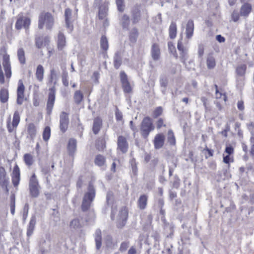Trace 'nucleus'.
<instances>
[{
	"label": "nucleus",
	"instance_id": "23",
	"mask_svg": "<svg viewBox=\"0 0 254 254\" xmlns=\"http://www.w3.org/2000/svg\"><path fill=\"white\" fill-rule=\"evenodd\" d=\"M159 83L160 86L162 88V93L163 94H165L166 88L168 84V77L165 74L161 75L159 77Z\"/></svg>",
	"mask_w": 254,
	"mask_h": 254
},
{
	"label": "nucleus",
	"instance_id": "28",
	"mask_svg": "<svg viewBox=\"0 0 254 254\" xmlns=\"http://www.w3.org/2000/svg\"><path fill=\"white\" fill-rule=\"evenodd\" d=\"M148 196L146 194H142L140 196L137 200V205L139 208L141 210L144 209L147 205Z\"/></svg>",
	"mask_w": 254,
	"mask_h": 254
},
{
	"label": "nucleus",
	"instance_id": "52",
	"mask_svg": "<svg viewBox=\"0 0 254 254\" xmlns=\"http://www.w3.org/2000/svg\"><path fill=\"white\" fill-rule=\"evenodd\" d=\"M114 201V194L112 191H109L106 195V203L108 205L113 203Z\"/></svg>",
	"mask_w": 254,
	"mask_h": 254
},
{
	"label": "nucleus",
	"instance_id": "64",
	"mask_svg": "<svg viewBox=\"0 0 254 254\" xmlns=\"http://www.w3.org/2000/svg\"><path fill=\"white\" fill-rule=\"evenodd\" d=\"M225 152L228 155H231L234 152V148L231 145H228L226 147Z\"/></svg>",
	"mask_w": 254,
	"mask_h": 254
},
{
	"label": "nucleus",
	"instance_id": "56",
	"mask_svg": "<svg viewBox=\"0 0 254 254\" xmlns=\"http://www.w3.org/2000/svg\"><path fill=\"white\" fill-rule=\"evenodd\" d=\"M163 108L161 107L156 108L153 112V117L154 118H157L162 114Z\"/></svg>",
	"mask_w": 254,
	"mask_h": 254
},
{
	"label": "nucleus",
	"instance_id": "17",
	"mask_svg": "<svg viewBox=\"0 0 254 254\" xmlns=\"http://www.w3.org/2000/svg\"><path fill=\"white\" fill-rule=\"evenodd\" d=\"M165 138V135L162 133H158L155 135L153 140L155 149H159L163 146Z\"/></svg>",
	"mask_w": 254,
	"mask_h": 254
},
{
	"label": "nucleus",
	"instance_id": "12",
	"mask_svg": "<svg viewBox=\"0 0 254 254\" xmlns=\"http://www.w3.org/2000/svg\"><path fill=\"white\" fill-rule=\"evenodd\" d=\"M128 212L126 207H122L119 212V219L117 224L118 228L123 227L127 218Z\"/></svg>",
	"mask_w": 254,
	"mask_h": 254
},
{
	"label": "nucleus",
	"instance_id": "50",
	"mask_svg": "<svg viewBox=\"0 0 254 254\" xmlns=\"http://www.w3.org/2000/svg\"><path fill=\"white\" fill-rule=\"evenodd\" d=\"M62 82L64 85L65 87L68 86V73L66 70H64L62 75Z\"/></svg>",
	"mask_w": 254,
	"mask_h": 254
},
{
	"label": "nucleus",
	"instance_id": "20",
	"mask_svg": "<svg viewBox=\"0 0 254 254\" xmlns=\"http://www.w3.org/2000/svg\"><path fill=\"white\" fill-rule=\"evenodd\" d=\"M20 180V169L17 164L13 168L12 175V182L15 187L18 186Z\"/></svg>",
	"mask_w": 254,
	"mask_h": 254
},
{
	"label": "nucleus",
	"instance_id": "11",
	"mask_svg": "<svg viewBox=\"0 0 254 254\" xmlns=\"http://www.w3.org/2000/svg\"><path fill=\"white\" fill-rule=\"evenodd\" d=\"M117 149L122 152V153H126L127 152L128 144L126 138L120 135L118 138Z\"/></svg>",
	"mask_w": 254,
	"mask_h": 254
},
{
	"label": "nucleus",
	"instance_id": "30",
	"mask_svg": "<svg viewBox=\"0 0 254 254\" xmlns=\"http://www.w3.org/2000/svg\"><path fill=\"white\" fill-rule=\"evenodd\" d=\"M122 63L121 54L120 52H117L114 57V66L116 69H118Z\"/></svg>",
	"mask_w": 254,
	"mask_h": 254
},
{
	"label": "nucleus",
	"instance_id": "19",
	"mask_svg": "<svg viewBox=\"0 0 254 254\" xmlns=\"http://www.w3.org/2000/svg\"><path fill=\"white\" fill-rule=\"evenodd\" d=\"M119 23L124 30H128L130 24V17L127 14L119 16Z\"/></svg>",
	"mask_w": 254,
	"mask_h": 254
},
{
	"label": "nucleus",
	"instance_id": "48",
	"mask_svg": "<svg viewBox=\"0 0 254 254\" xmlns=\"http://www.w3.org/2000/svg\"><path fill=\"white\" fill-rule=\"evenodd\" d=\"M247 66L246 64H242L238 66L236 68L237 74L239 76H243L246 73Z\"/></svg>",
	"mask_w": 254,
	"mask_h": 254
},
{
	"label": "nucleus",
	"instance_id": "27",
	"mask_svg": "<svg viewBox=\"0 0 254 254\" xmlns=\"http://www.w3.org/2000/svg\"><path fill=\"white\" fill-rule=\"evenodd\" d=\"M160 51L157 44L154 43L152 45L151 48V56L153 59L155 61L158 60L160 58Z\"/></svg>",
	"mask_w": 254,
	"mask_h": 254
},
{
	"label": "nucleus",
	"instance_id": "40",
	"mask_svg": "<svg viewBox=\"0 0 254 254\" xmlns=\"http://www.w3.org/2000/svg\"><path fill=\"white\" fill-rule=\"evenodd\" d=\"M105 158L104 156L98 154L95 158L94 163L96 165L102 166L105 163Z\"/></svg>",
	"mask_w": 254,
	"mask_h": 254
},
{
	"label": "nucleus",
	"instance_id": "24",
	"mask_svg": "<svg viewBox=\"0 0 254 254\" xmlns=\"http://www.w3.org/2000/svg\"><path fill=\"white\" fill-rule=\"evenodd\" d=\"M67 149L69 155L72 156L76 150V140L73 138H70L68 140Z\"/></svg>",
	"mask_w": 254,
	"mask_h": 254
},
{
	"label": "nucleus",
	"instance_id": "3",
	"mask_svg": "<svg viewBox=\"0 0 254 254\" xmlns=\"http://www.w3.org/2000/svg\"><path fill=\"white\" fill-rule=\"evenodd\" d=\"M154 127L151 119L149 117H146L142 120L140 125V133L143 138L146 139L150 132L153 130Z\"/></svg>",
	"mask_w": 254,
	"mask_h": 254
},
{
	"label": "nucleus",
	"instance_id": "29",
	"mask_svg": "<svg viewBox=\"0 0 254 254\" xmlns=\"http://www.w3.org/2000/svg\"><path fill=\"white\" fill-rule=\"evenodd\" d=\"M66 43L65 37L62 32H59L58 35V48L62 50L65 46Z\"/></svg>",
	"mask_w": 254,
	"mask_h": 254
},
{
	"label": "nucleus",
	"instance_id": "39",
	"mask_svg": "<svg viewBox=\"0 0 254 254\" xmlns=\"http://www.w3.org/2000/svg\"><path fill=\"white\" fill-rule=\"evenodd\" d=\"M17 57L19 62L21 64H25V52L22 48L18 49Z\"/></svg>",
	"mask_w": 254,
	"mask_h": 254
},
{
	"label": "nucleus",
	"instance_id": "9",
	"mask_svg": "<svg viewBox=\"0 0 254 254\" xmlns=\"http://www.w3.org/2000/svg\"><path fill=\"white\" fill-rule=\"evenodd\" d=\"M9 178L6 175V172L3 167H0V186L4 190L8 192L7 185L8 184Z\"/></svg>",
	"mask_w": 254,
	"mask_h": 254
},
{
	"label": "nucleus",
	"instance_id": "22",
	"mask_svg": "<svg viewBox=\"0 0 254 254\" xmlns=\"http://www.w3.org/2000/svg\"><path fill=\"white\" fill-rule=\"evenodd\" d=\"M193 21L191 19H190L187 22L186 28V38L187 39H190L192 37L193 34Z\"/></svg>",
	"mask_w": 254,
	"mask_h": 254
},
{
	"label": "nucleus",
	"instance_id": "49",
	"mask_svg": "<svg viewBox=\"0 0 254 254\" xmlns=\"http://www.w3.org/2000/svg\"><path fill=\"white\" fill-rule=\"evenodd\" d=\"M207 66L209 69L213 68L216 65L215 61L213 57H208L206 61Z\"/></svg>",
	"mask_w": 254,
	"mask_h": 254
},
{
	"label": "nucleus",
	"instance_id": "21",
	"mask_svg": "<svg viewBox=\"0 0 254 254\" xmlns=\"http://www.w3.org/2000/svg\"><path fill=\"white\" fill-rule=\"evenodd\" d=\"M252 10V6L251 4L246 2L244 3L240 10V14L241 16L247 17Z\"/></svg>",
	"mask_w": 254,
	"mask_h": 254
},
{
	"label": "nucleus",
	"instance_id": "18",
	"mask_svg": "<svg viewBox=\"0 0 254 254\" xmlns=\"http://www.w3.org/2000/svg\"><path fill=\"white\" fill-rule=\"evenodd\" d=\"M2 64L5 71L6 78H9L11 75V66L8 55H4L3 57Z\"/></svg>",
	"mask_w": 254,
	"mask_h": 254
},
{
	"label": "nucleus",
	"instance_id": "43",
	"mask_svg": "<svg viewBox=\"0 0 254 254\" xmlns=\"http://www.w3.org/2000/svg\"><path fill=\"white\" fill-rule=\"evenodd\" d=\"M24 161L28 166H30L33 163L34 160L33 156L30 154H25L23 157Z\"/></svg>",
	"mask_w": 254,
	"mask_h": 254
},
{
	"label": "nucleus",
	"instance_id": "35",
	"mask_svg": "<svg viewBox=\"0 0 254 254\" xmlns=\"http://www.w3.org/2000/svg\"><path fill=\"white\" fill-rule=\"evenodd\" d=\"M27 131L30 138L33 139L35 137L36 133V127L34 124L30 123L28 124L27 127Z\"/></svg>",
	"mask_w": 254,
	"mask_h": 254
},
{
	"label": "nucleus",
	"instance_id": "63",
	"mask_svg": "<svg viewBox=\"0 0 254 254\" xmlns=\"http://www.w3.org/2000/svg\"><path fill=\"white\" fill-rule=\"evenodd\" d=\"M157 128H160L162 127H166V125L164 124V121L162 118L159 119L156 122Z\"/></svg>",
	"mask_w": 254,
	"mask_h": 254
},
{
	"label": "nucleus",
	"instance_id": "42",
	"mask_svg": "<svg viewBox=\"0 0 254 254\" xmlns=\"http://www.w3.org/2000/svg\"><path fill=\"white\" fill-rule=\"evenodd\" d=\"M73 98L75 103L79 104L83 98V94L80 91H76L74 93Z\"/></svg>",
	"mask_w": 254,
	"mask_h": 254
},
{
	"label": "nucleus",
	"instance_id": "60",
	"mask_svg": "<svg viewBox=\"0 0 254 254\" xmlns=\"http://www.w3.org/2000/svg\"><path fill=\"white\" fill-rule=\"evenodd\" d=\"M129 246V242H124L121 243L120 251L122 252H125Z\"/></svg>",
	"mask_w": 254,
	"mask_h": 254
},
{
	"label": "nucleus",
	"instance_id": "53",
	"mask_svg": "<svg viewBox=\"0 0 254 254\" xmlns=\"http://www.w3.org/2000/svg\"><path fill=\"white\" fill-rule=\"evenodd\" d=\"M15 198L14 194L10 196V211L12 215H14L15 213Z\"/></svg>",
	"mask_w": 254,
	"mask_h": 254
},
{
	"label": "nucleus",
	"instance_id": "45",
	"mask_svg": "<svg viewBox=\"0 0 254 254\" xmlns=\"http://www.w3.org/2000/svg\"><path fill=\"white\" fill-rule=\"evenodd\" d=\"M51 136V128L49 127H46L43 132V138L45 141H47Z\"/></svg>",
	"mask_w": 254,
	"mask_h": 254
},
{
	"label": "nucleus",
	"instance_id": "41",
	"mask_svg": "<svg viewBox=\"0 0 254 254\" xmlns=\"http://www.w3.org/2000/svg\"><path fill=\"white\" fill-rule=\"evenodd\" d=\"M167 141L171 145H174L176 144V139L172 130H168L167 134Z\"/></svg>",
	"mask_w": 254,
	"mask_h": 254
},
{
	"label": "nucleus",
	"instance_id": "59",
	"mask_svg": "<svg viewBox=\"0 0 254 254\" xmlns=\"http://www.w3.org/2000/svg\"><path fill=\"white\" fill-rule=\"evenodd\" d=\"M115 117L117 121H122L123 120L122 113L117 107L115 111Z\"/></svg>",
	"mask_w": 254,
	"mask_h": 254
},
{
	"label": "nucleus",
	"instance_id": "14",
	"mask_svg": "<svg viewBox=\"0 0 254 254\" xmlns=\"http://www.w3.org/2000/svg\"><path fill=\"white\" fill-rule=\"evenodd\" d=\"M109 4L108 1L104 0L103 2V4L98 7L99 9L98 17L100 19L102 20L106 18L108 14Z\"/></svg>",
	"mask_w": 254,
	"mask_h": 254
},
{
	"label": "nucleus",
	"instance_id": "37",
	"mask_svg": "<svg viewBox=\"0 0 254 254\" xmlns=\"http://www.w3.org/2000/svg\"><path fill=\"white\" fill-rule=\"evenodd\" d=\"M138 36V32L137 29L136 27H133L129 32V37L130 41L132 43L135 42Z\"/></svg>",
	"mask_w": 254,
	"mask_h": 254
},
{
	"label": "nucleus",
	"instance_id": "2",
	"mask_svg": "<svg viewBox=\"0 0 254 254\" xmlns=\"http://www.w3.org/2000/svg\"><path fill=\"white\" fill-rule=\"evenodd\" d=\"M95 196V189L92 183L90 182L88 185V191L85 193L83 196L81 206L83 211H86L89 209Z\"/></svg>",
	"mask_w": 254,
	"mask_h": 254
},
{
	"label": "nucleus",
	"instance_id": "54",
	"mask_svg": "<svg viewBox=\"0 0 254 254\" xmlns=\"http://www.w3.org/2000/svg\"><path fill=\"white\" fill-rule=\"evenodd\" d=\"M35 39H36V42H35L36 46L38 49L41 48L44 45L43 36L37 37Z\"/></svg>",
	"mask_w": 254,
	"mask_h": 254
},
{
	"label": "nucleus",
	"instance_id": "25",
	"mask_svg": "<svg viewBox=\"0 0 254 254\" xmlns=\"http://www.w3.org/2000/svg\"><path fill=\"white\" fill-rule=\"evenodd\" d=\"M102 126V121L100 118H96L93 121L92 130L95 134H97L99 132Z\"/></svg>",
	"mask_w": 254,
	"mask_h": 254
},
{
	"label": "nucleus",
	"instance_id": "5",
	"mask_svg": "<svg viewBox=\"0 0 254 254\" xmlns=\"http://www.w3.org/2000/svg\"><path fill=\"white\" fill-rule=\"evenodd\" d=\"M40 187L35 173H33L29 179V189L30 194L32 197H37L40 193Z\"/></svg>",
	"mask_w": 254,
	"mask_h": 254
},
{
	"label": "nucleus",
	"instance_id": "51",
	"mask_svg": "<svg viewBox=\"0 0 254 254\" xmlns=\"http://www.w3.org/2000/svg\"><path fill=\"white\" fill-rule=\"evenodd\" d=\"M129 163L131 166L132 173L134 176H136L137 174V167L135 159L132 158L130 160Z\"/></svg>",
	"mask_w": 254,
	"mask_h": 254
},
{
	"label": "nucleus",
	"instance_id": "61",
	"mask_svg": "<svg viewBox=\"0 0 254 254\" xmlns=\"http://www.w3.org/2000/svg\"><path fill=\"white\" fill-rule=\"evenodd\" d=\"M248 130L250 131L251 135L254 136V123L251 122L247 124Z\"/></svg>",
	"mask_w": 254,
	"mask_h": 254
},
{
	"label": "nucleus",
	"instance_id": "62",
	"mask_svg": "<svg viewBox=\"0 0 254 254\" xmlns=\"http://www.w3.org/2000/svg\"><path fill=\"white\" fill-rule=\"evenodd\" d=\"M240 13L237 11H234L232 14V19L234 22H237L239 20L240 17Z\"/></svg>",
	"mask_w": 254,
	"mask_h": 254
},
{
	"label": "nucleus",
	"instance_id": "16",
	"mask_svg": "<svg viewBox=\"0 0 254 254\" xmlns=\"http://www.w3.org/2000/svg\"><path fill=\"white\" fill-rule=\"evenodd\" d=\"M64 18L66 27L71 31L73 29L71 9L68 8L65 9Z\"/></svg>",
	"mask_w": 254,
	"mask_h": 254
},
{
	"label": "nucleus",
	"instance_id": "31",
	"mask_svg": "<svg viewBox=\"0 0 254 254\" xmlns=\"http://www.w3.org/2000/svg\"><path fill=\"white\" fill-rule=\"evenodd\" d=\"M95 241L96 242V248L99 250L102 245L101 231L100 229H97L95 232Z\"/></svg>",
	"mask_w": 254,
	"mask_h": 254
},
{
	"label": "nucleus",
	"instance_id": "8",
	"mask_svg": "<svg viewBox=\"0 0 254 254\" xmlns=\"http://www.w3.org/2000/svg\"><path fill=\"white\" fill-rule=\"evenodd\" d=\"M69 124L68 114L63 112L60 116V129L62 133H64L67 129Z\"/></svg>",
	"mask_w": 254,
	"mask_h": 254
},
{
	"label": "nucleus",
	"instance_id": "26",
	"mask_svg": "<svg viewBox=\"0 0 254 254\" xmlns=\"http://www.w3.org/2000/svg\"><path fill=\"white\" fill-rule=\"evenodd\" d=\"M36 216L35 215L32 216L27 230L26 234L28 237H30L33 233L36 224Z\"/></svg>",
	"mask_w": 254,
	"mask_h": 254
},
{
	"label": "nucleus",
	"instance_id": "46",
	"mask_svg": "<svg viewBox=\"0 0 254 254\" xmlns=\"http://www.w3.org/2000/svg\"><path fill=\"white\" fill-rule=\"evenodd\" d=\"M191 235V231L190 228H189L187 232H184L181 236V240L183 242L186 243L190 239V236Z\"/></svg>",
	"mask_w": 254,
	"mask_h": 254
},
{
	"label": "nucleus",
	"instance_id": "38",
	"mask_svg": "<svg viewBox=\"0 0 254 254\" xmlns=\"http://www.w3.org/2000/svg\"><path fill=\"white\" fill-rule=\"evenodd\" d=\"M69 226L71 229L76 230L81 228L82 225L78 218H75L70 221Z\"/></svg>",
	"mask_w": 254,
	"mask_h": 254
},
{
	"label": "nucleus",
	"instance_id": "4",
	"mask_svg": "<svg viewBox=\"0 0 254 254\" xmlns=\"http://www.w3.org/2000/svg\"><path fill=\"white\" fill-rule=\"evenodd\" d=\"M38 27L42 29L45 23L48 29H51L54 23V19L52 14L49 12H42L39 16Z\"/></svg>",
	"mask_w": 254,
	"mask_h": 254
},
{
	"label": "nucleus",
	"instance_id": "6",
	"mask_svg": "<svg viewBox=\"0 0 254 254\" xmlns=\"http://www.w3.org/2000/svg\"><path fill=\"white\" fill-rule=\"evenodd\" d=\"M20 122V115L17 111L14 113L12 122L11 124V117L9 116L7 121L6 127L9 132L11 133L16 129Z\"/></svg>",
	"mask_w": 254,
	"mask_h": 254
},
{
	"label": "nucleus",
	"instance_id": "13",
	"mask_svg": "<svg viewBox=\"0 0 254 254\" xmlns=\"http://www.w3.org/2000/svg\"><path fill=\"white\" fill-rule=\"evenodd\" d=\"M25 87L21 80L18 82V86L17 89V100L16 102L18 105H21L24 101V92Z\"/></svg>",
	"mask_w": 254,
	"mask_h": 254
},
{
	"label": "nucleus",
	"instance_id": "34",
	"mask_svg": "<svg viewBox=\"0 0 254 254\" xmlns=\"http://www.w3.org/2000/svg\"><path fill=\"white\" fill-rule=\"evenodd\" d=\"M8 99V91L7 89L2 88L0 90V101L2 103H6Z\"/></svg>",
	"mask_w": 254,
	"mask_h": 254
},
{
	"label": "nucleus",
	"instance_id": "7",
	"mask_svg": "<svg viewBox=\"0 0 254 254\" xmlns=\"http://www.w3.org/2000/svg\"><path fill=\"white\" fill-rule=\"evenodd\" d=\"M120 78L124 92L126 93H131L132 88L128 81L127 76L124 71H121L120 73Z\"/></svg>",
	"mask_w": 254,
	"mask_h": 254
},
{
	"label": "nucleus",
	"instance_id": "44",
	"mask_svg": "<svg viewBox=\"0 0 254 254\" xmlns=\"http://www.w3.org/2000/svg\"><path fill=\"white\" fill-rule=\"evenodd\" d=\"M168 47L169 52L172 54L176 59H178V56L176 52V48L172 42L168 43Z\"/></svg>",
	"mask_w": 254,
	"mask_h": 254
},
{
	"label": "nucleus",
	"instance_id": "36",
	"mask_svg": "<svg viewBox=\"0 0 254 254\" xmlns=\"http://www.w3.org/2000/svg\"><path fill=\"white\" fill-rule=\"evenodd\" d=\"M100 47L104 51H107L109 48L108 39L105 35H102L100 39Z\"/></svg>",
	"mask_w": 254,
	"mask_h": 254
},
{
	"label": "nucleus",
	"instance_id": "58",
	"mask_svg": "<svg viewBox=\"0 0 254 254\" xmlns=\"http://www.w3.org/2000/svg\"><path fill=\"white\" fill-rule=\"evenodd\" d=\"M29 210V205L28 203L25 204L23 209V219L25 221L27 217Z\"/></svg>",
	"mask_w": 254,
	"mask_h": 254
},
{
	"label": "nucleus",
	"instance_id": "1",
	"mask_svg": "<svg viewBox=\"0 0 254 254\" xmlns=\"http://www.w3.org/2000/svg\"><path fill=\"white\" fill-rule=\"evenodd\" d=\"M58 81V75L57 71L54 68H52L50 69V73L49 76V83H53V86L49 89L50 92L48 95L46 108L47 113L49 115L51 114L54 107L55 101V86L57 84Z\"/></svg>",
	"mask_w": 254,
	"mask_h": 254
},
{
	"label": "nucleus",
	"instance_id": "32",
	"mask_svg": "<svg viewBox=\"0 0 254 254\" xmlns=\"http://www.w3.org/2000/svg\"><path fill=\"white\" fill-rule=\"evenodd\" d=\"M177 25L175 22H171L169 29V37L171 39L175 38L177 35Z\"/></svg>",
	"mask_w": 254,
	"mask_h": 254
},
{
	"label": "nucleus",
	"instance_id": "10",
	"mask_svg": "<svg viewBox=\"0 0 254 254\" xmlns=\"http://www.w3.org/2000/svg\"><path fill=\"white\" fill-rule=\"evenodd\" d=\"M31 23V20L28 17H23L20 15L15 23V28L17 30H20L23 27L25 29H28Z\"/></svg>",
	"mask_w": 254,
	"mask_h": 254
},
{
	"label": "nucleus",
	"instance_id": "33",
	"mask_svg": "<svg viewBox=\"0 0 254 254\" xmlns=\"http://www.w3.org/2000/svg\"><path fill=\"white\" fill-rule=\"evenodd\" d=\"M44 69L43 66L39 64L37 66L36 71V77L37 79L41 82L44 78Z\"/></svg>",
	"mask_w": 254,
	"mask_h": 254
},
{
	"label": "nucleus",
	"instance_id": "55",
	"mask_svg": "<svg viewBox=\"0 0 254 254\" xmlns=\"http://www.w3.org/2000/svg\"><path fill=\"white\" fill-rule=\"evenodd\" d=\"M180 59L182 63L184 64H185L186 61L187 60L188 58V55L187 53V50H185L183 51L180 52Z\"/></svg>",
	"mask_w": 254,
	"mask_h": 254
},
{
	"label": "nucleus",
	"instance_id": "57",
	"mask_svg": "<svg viewBox=\"0 0 254 254\" xmlns=\"http://www.w3.org/2000/svg\"><path fill=\"white\" fill-rule=\"evenodd\" d=\"M201 101L203 103L206 111H210L211 110V108L208 103L207 99L205 97H202L201 98Z\"/></svg>",
	"mask_w": 254,
	"mask_h": 254
},
{
	"label": "nucleus",
	"instance_id": "47",
	"mask_svg": "<svg viewBox=\"0 0 254 254\" xmlns=\"http://www.w3.org/2000/svg\"><path fill=\"white\" fill-rule=\"evenodd\" d=\"M116 3L118 10L123 12L125 9V0H116Z\"/></svg>",
	"mask_w": 254,
	"mask_h": 254
},
{
	"label": "nucleus",
	"instance_id": "15",
	"mask_svg": "<svg viewBox=\"0 0 254 254\" xmlns=\"http://www.w3.org/2000/svg\"><path fill=\"white\" fill-rule=\"evenodd\" d=\"M132 22L133 24L138 23L141 19V11L138 5H135L132 8L131 11Z\"/></svg>",
	"mask_w": 254,
	"mask_h": 254
}]
</instances>
